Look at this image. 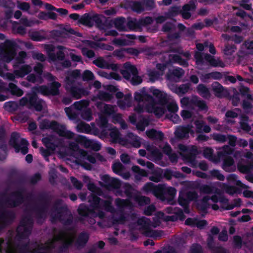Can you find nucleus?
I'll use <instances>...</instances> for the list:
<instances>
[{
	"label": "nucleus",
	"instance_id": "1a4fd4ad",
	"mask_svg": "<svg viewBox=\"0 0 253 253\" xmlns=\"http://www.w3.org/2000/svg\"><path fill=\"white\" fill-rule=\"evenodd\" d=\"M16 218L15 212L9 210H4L0 213V232L12 224Z\"/></svg>",
	"mask_w": 253,
	"mask_h": 253
},
{
	"label": "nucleus",
	"instance_id": "f3484780",
	"mask_svg": "<svg viewBox=\"0 0 253 253\" xmlns=\"http://www.w3.org/2000/svg\"><path fill=\"white\" fill-rule=\"evenodd\" d=\"M212 88L215 96L218 98L227 97L229 95L228 90L217 82L212 83Z\"/></svg>",
	"mask_w": 253,
	"mask_h": 253
},
{
	"label": "nucleus",
	"instance_id": "4d7b16f0",
	"mask_svg": "<svg viewBox=\"0 0 253 253\" xmlns=\"http://www.w3.org/2000/svg\"><path fill=\"white\" fill-rule=\"evenodd\" d=\"M82 118L87 121H90L92 119V112L89 108H86L83 110L81 113Z\"/></svg>",
	"mask_w": 253,
	"mask_h": 253
},
{
	"label": "nucleus",
	"instance_id": "7ed1b4c3",
	"mask_svg": "<svg viewBox=\"0 0 253 253\" xmlns=\"http://www.w3.org/2000/svg\"><path fill=\"white\" fill-rule=\"evenodd\" d=\"M52 199L53 196L49 192L42 191L39 193L37 200L42 204L40 206L36 208L38 218L45 217Z\"/></svg>",
	"mask_w": 253,
	"mask_h": 253
},
{
	"label": "nucleus",
	"instance_id": "c03bdc74",
	"mask_svg": "<svg viewBox=\"0 0 253 253\" xmlns=\"http://www.w3.org/2000/svg\"><path fill=\"white\" fill-rule=\"evenodd\" d=\"M89 105V101L87 100L83 99L79 101L74 102L72 107L78 111L81 112L86 109Z\"/></svg>",
	"mask_w": 253,
	"mask_h": 253
},
{
	"label": "nucleus",
	"instance_id": "72a5a7b5",
	"mask_svg": "<svg viewBox=\"0 0 253 253\" xmlns=\"http://www.w3.org/2000/svg\"><path fill=\"white\" fill-rule=\"evenodd\" d=\"M79 22L83 25L91 27L93 26V15L85 13L80 18Z\"/></svg>",
	"mask_w": 253,
	"mask_h": 253
},
{
	"label": "nucleus",
	"instance_id": "5701e85b",
	"mask_svg": "<svg viewBox=\"0 0 253 253\" xmlns=\"http://www.w3.org/2000/svg\"><path fill=\"white\" fill-rule=\"evenodd\" d=\"M184 74V71L181 68L177 67L172 71L169 70L166 76L168 80L172 81L175 79V78L177 79L181 78Z\"/></svg>",
	"mask_w": 253,
	"mask_h": 253
},
{
	"label": "nucleus",
	"instance_id": "de8ad7c7",
	"mask_svg": "<svg viewBox=\"0 0 253 253\" xmlns=\"http://www.w3.org/2000/svg\"><path fill=\"white\" fill-rule=\"evenodd\" d=\"M165 187V185L163 184L155 185L153 194L157 197L164 198Z\"/></svg>",
	"mask_w": 253,
	"mask_h": 253
},
{
	"label": "nucleus",
	"instance_id": "bf43d9fd",
	"mask_svg": "<svg viewBox=\"0 0 253 253\" xmlns=\"http://www.w3.org/2000/svg\"><path fill=\"white\" fill-rule=\"evenodd\" d=\"M212 138L217 142L224 143L227 140V136L221 133H214L212 135Z\"/></svg>",
	"mask_w": 253,
	"mask_h": 253
},
{
	"label": "nucleus",
	"instance_id": "393cba45",
	"mask_svg": "<svg viewBox=\"0 0 253 253\" xmlns=\"http://www.w3.org/2000/svg\"><path fill=\"white\" fill-rule=\"evenodd\" d=\"M32 71V68L29 65H23L18 69L13 71L16 78H23Z\"/></svg>",
	"mask_w": 253,
	"mask_h": 253
},
{
	"label": "nucleus",
	"instance_id": "a211bd4d",
	"mask_svg": "<svg viewBox=\"0 0 253 253\" xmlns=\"http://www.w3.org/2000/svg\"><path fill=\"white\" fill-rule=\"evenodd\" d=\"M58 240L62 242V245L59 247V250L60 252H67L70 247H71L74 243V239L72 237L65 239V233H62L58 236Z\"/></svg>",
	"mask_w": 253,
	"mask_h": 253
},
{
	"label": "nucleus",
	"instance_id": "f03ea898",
	"mask_svg": "<svg viewBox=\"0 0 253 253\" xmlns=\"http://www.w3.org/2000/svg\"><path fill=\"white\" fill-rule=\"evenodd\" d=\"M8 177L9 183L18 187V189L15 191H20L21 194H23L26 192L24 186L27 184V178L24 173L17 169H12L9 171Z\"/></svg>",
	"mask_w": 253,
	"mask_h": 253
},
{
	"label": "nucleus",
	"instance_id": "37998d69",
	"mask_svg": "<svg viewBox=\"0 0 253 253\" xmlns=\"http://www.w3.org/2000/svg\"><path fill=\"white\" fill-rule=\"evenodd\" d=\"M163 170L161 169L154 170L152 171V175L149 176V180L155 182H159L163 179Z\"/></svg>",
	"mask_w": 253,
	"mask_h": 253
},
{
	"label": "nucleus",
	"instance_id": "423d86ee",
	"mask_svg": "<svg viewBox=\"0 0 253 253\" xmlns=\"http://www.w3.org/2000/svg\"><path fill=\"white\" fill-rule=\"evenodd\" d=\"M16 43L10 40H6L4 42V46L7 50L0 49V58L3 62H10L16 55V52L14 49Z\"/></svg>",
	"mask_w": 253,
	"mask_h": 253
},
{
	"label": "nucleus",
	"instance_id": "a18cd8bd",
	"mask_svg": "<svg viewBox=\"0 0 253 253\" xmlns=\"http://www.w3.org/2000/svg\"><path fill=\"white\" fill-rule=\"evenodd\" d=\"M42 142L45 147L52 151H54L57 145L53 142L52 139L49 137H44L42 139Z\"/></svg>",
	"mask_w": 253,
	"mask_h": 253
},
{
	"label": "nucleus",
	"instance_id": "58836bf2",
	"mask_svg": "<svg viewBox=\"0 0 253 253\" xmlns=\"http://www.w3.org/2000/svg\"><path fill=\"white\" fill-rule=\"evenodd\" d=\"M27 57V53L24 51H21L19 52L18 56L15 58V61L13 65V67L14 69L19 67L20 64H23L25 63V59Z\"/></svg>",
	"mask_w": 253,
	"mask_h": 253
},
{
	"label": "nucleus",
	"instance_id": "9d476101",
	"mask_svg": "<svg viewBox=\"0 0 253 253\" xmlns=\"http://www.w3.org/2000/svg\"><path fill=\"white\" fill-rule=\"evenodd\" d=\"M198 195L195 191L181 190L179 193L178 203L180 206H186L189 205L190 202L196 201Z\"/></svg>",
	"mask_w": 253,
	"mask_h": 253
},
{
	"label": "nucleus",
	"instance_id": "2f4dec72",
	"mask_svg": "<svg viewBox=\"0 0 253 253\" xmlns=\"http://www.w3.org/2000/svg\"><path fill=\"white\" fill-rule=\"evenodd\" d=\"M210 200V197L208 196L203 197L201 201L197 204V209L205 213H207L208 209L209 207L208 202Z\"/></svg>",
	"mask_w": 253,
	"mask_h": 253
},
{
	"label": "nucleus",
	"instance_id": "f8f14e48",
	"mask_svg": "<svg viewBox=\"0 0 253 253\" xmlns=\"http://www.w3.org/2000/svg\"><path fill=\"white\" fill-rule=\"evenodd\" d=\"M134 98L138 102L145 101L151 104L155 103L154 97L147 92L145 87H143L139 91L135 92Z\"/></svg>",
	"mask_w": 253,
	"mask_h": 253
},
{
	"label": "nucleus",
	"instance_id": "c756f323",
	"mask_svg": "<svg viewBox=\"0 0 253 253\" xmlns=\"http://www.w3.org/2000/svg\"><path fill=\"white\" fill-rule=\"evenodd\" d=\"M60 136L64 137L68 139H72L74 136V133L66 130V127L64 125H60L56 131Z\"/></svg>",
	"mask_w": 253,
	"mask_h": 253
},
{
	"label": "nucleus",
	"instance_id": "0eeeda50",
	"mask_svg": "<svg viewBox=\"0 0 253 253\" xmlns=\"http://www.w3.org/2000/svg\"><path fill=\"white\" fill-rule=\"evenodd\" d=\"M10 196L14 198L10 197L6 198L1 201L2 204H5L7 207L14 208L22 205L25 201V198L23 194H21L20 191H13L10 193Z\"/></svg>",
	"mask_w": 253,
	"mask_h": 253
},
{
	"label": "nucleus",
	"instance_id": "864d4df0",
	"mask_svg": "<svg viewBox=\"0 0 253 253\" xmlns=\"http://www.w3.org/2000/svg\"><path fill=\"white\" fill-rule=\"evenodd\" d=\"M171 65V62L169 57V59L167 61H165L163 63H157L156 64V67L159 71L161 72V74L163 75L166 69L169 66H170Z\"/></svg>",
	"mask_w": 253,
	"mask_h": 253
},
{
	"label": "nucleus",
	"instance_id": "412c9836",
	"mask_svg": "<svg viewBox=\"0 0 253 253\" xmlns=\"http://www.w3.org/2000/svg\"><path fill=\"white\" fill-rule=\"evenodd\" d=\"M150 91L157 98L159 104H165L168 102L166 94L164 93L159 89L156 88L154 86H152L150 88Z\"/></svg>",
	"mask_w": 253,
	"mask_h": 253
},
{
	"label": "nucleus",
	"instance_id": "79ce46f5",
	"mask_svg": "<svg viewBox=\"0 0 253 253\" xmlns=\"http://www.w3.org/2000/svg\"><path fill=\"white\" fill-rule=\"evenodd\" d=\"M60 124L55 121L49 122L47 120H44L42 124V128L51 129L56 132Z\"/></svg>",
	"mask_w": 253,
	"mask_h": 253
},
{
	"label": "nucleus",
	"instance_id": "a878e982",
	"mask_svg": "<svg viewBox=\"0 0 253 253\" xmlns=\"http://www.w3.org/2000/svg\"><path fill=\"white\" fill-rule=\"evenodd\" d=\"M89 234L86 232L80 233L76 241V245L78 247H84L88 241Z\"/></svg>",
	"mask_w": 253,
	"mask_h": 253
},
{
	"label": "nucleus",
	"instance_id": "c9c22d12",
	"mask_svg": "<svg viewBox=\"0 0 253 253\" xmlns=\"http://www.w3.org/2000/svg\"><path fill=\"white\" fill-rule=\"evenodd\" d=\"M198 154V150L195 147L192 148L185 154V158L189 163L194 164L196 161V156Z\"/></svg>",
	"mask_w": 253,
	"mask_h": 253
},
{
	"label": "nucleus",
	"instance_id": "5fc2aeb1",
	"mask_svg": "<svg viewBox=\"0 0 253 253\" xmlns=\"http://www.w3.org/2000/svg\"><path fill=\"white\" fill-rule=\"evenodd\" d=\"M97 98L100 100L109 101L113 98V96L109 92L102 91L97 94Z\"/></svg>",
	"mask_w": 253,
	"mask_h": 253
},
{
	"label": "nucleus",
	"instance_id": "6e6552de",
	"mask_svg": "<svg viewBox=\"0 0 253 253\" xmlns=\"http://www.w3.org/2000/svg\"><path fill=\"white\" fill-rule=\"evenodd\" d=\"M63 203L64 201L61 199H57L54 201L51 209L52 220L57 219L61 220L63 214L68 211L67 206L63 205Z\"/></svg>",
	"mask_w": 253,
	"mask_h": 253
},
{
	"label": "nucleus",
	"instance_id": "4be33fe9",
	"mask_svg": "<svg viewBox=\"0 0 253 253\" xmlns=\"http://www.w3.org/2000/svg\"><path fill=\"white\" fill-rule=\"evenodd\" d=\"M196 91L203 98L209 99L211 97L209 88L203 84H200L197 86Z\"/></svg>",
	"mask_w": 253,
	"mask_h": 253
},
{
	"label": "nucleus",
	"instance_id": "680f3d73",
	"mask_svg": "<svg viewBox=\"0 0 253 253\" xmlns=\"http://www.w3.org/2000/svg\"><path fill=\"white\" fill-rule=\"evenodd\" d=\"M112 170L114 173L119 175L121 174V172L124 169V166L119 162L115 163L113 164Z\"/></svg>",
	"mask_w": 253,
	"mask_h": 253
},
{
	"label": "nucleus",
	"instance_id": "f704fd0d",
	"mask_svg": "<svg viewBox=\"0 0 253 253\" xmlns=\"http://www.w3.org/2000/svg\"><path fill=\"white\" fill-rule=\"evenodd\" d=\"M181 9L179 6H172L169 7L168 11L164 14L169 19H172L173 17L177 16L180 13Z\"/></svg>",
	"mask_w": 253,
	"mask_h": 253
},
{
	"label": "nucleus",
	"instance_id": "2eb2a0df",
	"mask_svg": "<svg viewBox=\"0 0 253 253\" xmlns=\"http://www.w3.org/2000/svg\"><path fill=\"white\" fill-rule=\"evenodd\" d=\"M192 127L193 126L191 125L178 126L174 132L175 137L178 139L188 138L189 133H194V131L192 129Z\"/></svg>",
	"mask_w": 253,
	"mask_h": 253
},
{
	"label": "nucleus",
	"instance_id": "49530a36",
	"mask_svg": "<svg viewBox=\"0 0 253 253\" xmlns=\"http://www.w3.org/2000/svg\"><path fill=\"white\" fill-rule=\"evenodd\" d=\"M190 86L188 84H182L179 86L176 85L173 88V92L178 95L184 94L187 92Z\"/></svg>",
	"mask_w": 253,
	"mask_h": 253
},
{
	"label": "nucleus",
	"instance_id": "13d9d810",
	"mask_svg": "<svg viewBox=\"0 0 253 253\" xmlns=\"http://www.w3.org/2000/svg\"><path fill=\"white\" fill-rule=\"evenodd\" d=\"M194 57L195 59L196 65H203L204 64L205 58L203 53L199 51H196Z\"/></svg>",
	"mask_w": 253,
	"mask_h": 253
},
{
	"label": "nucleus",
	"instance_id": "4c0bfd02",
	"mask_svg": "<svg viewBox=\"0 0 253 253\" xmlns=\"http://www.w3.org/2000/svg\"><path fill=\"white\" fill-rule=\"evenodd\" d=\"M126 19L123 17L116 18L114 20L115 27L119 31H125L126 30Z\"/></svg>",
	"mask_w": 253,
	"mask_h": 253
},
{
	"label": "nucleus",
	"instance_id": "052dcab7",
	"mask_svg": "<svg viewBox=\"0 0 253 253\" xmlns=\"http://www.w3.org/2000/svg\"><path fill=\"white\" fill-rule=\"evenodd\" d=\"M237 168L238 170L242 173H248L252 169L251 165H244L242 164H238Z\"/></svg>",
	"mask_w": 253,
	"mask_h": 253
},
{
	"label": "nucleus",
	"instance_id": "09e8293b",
	"mask_svg": "<svg viewBox=\"0 0 253 253\" xmlns=\"http://www.w3.org/2000/svg\"><path fill=\"white\" fill-rule=\"evenodd\" d=\"M234 149L228 145H225L223 147L222 150L217 153V155L219 158H223L224 157H229V155L233 154Z\"/></svg>",
	"mask_w": 253,
	"mask_h": 253
},
{
	"label": "nucleus",
	"instance_id": "8fccbe9b",
	"mask_svg": "<svg viewBox=\"0 0 253 253\" xmlns=\"http://www.w3.org/2000/svg\"><path fill=\"white\" fill-rule=\"evenodd\" d=\"M29 36L31 40L36 42H41L45 39V37L42 35L39 31L29 32Z\"/></svg>",
	"mask_w": 253,
	"mask_h": 253
},
{
	"label": "nucleus",
	"instance_id": "c85d7f7f",
	"mask_svg": "<svg viewBox=\"0 0 253 253\" xmlns=\"http://www.w3.org/2000/svg\"><path fill=\"white\" fill-rule=\"evenodd\" d=\"M169 57L171 62V65L173 63H177L183 67H187L188 66V63L187 61L182 58L178 54H169Z\"/></svg>",
	"mask_w": 253,
	"mask_h": 253
},
{
	"label": "nucleus",
	"instance_id": "9b49d317",
	"mask_svg": "<svg viewBox=\"0 0 253 253\" xmlns=\"http://www.w3.org/2000/svg\"><path fill=\"white\" fill-rule=\"evenodd\" d=\"M88 202L90 203V206L94 209L95 211L100 209L101 206L106 209L112 207L110 202L101 199L94 194H91L88 196Z\"/></svg>",
	"mask_w": 253,
	"mask_h": 253
},
{
	"label": "nucleus",
	"instance_id": "774afa93",
	"mask_svg": "<svg viewBox=\"0 0 253 253\" xmlns=\"http://www.w3.org/2000/svg\"><path fill=\"white\" fill-rule=\"evenodd\" d=\"M94 78V75L92 72L89 70H85L82 75V79L84 81H89L93 80Z\"/></svg>",
	"mask_w": 253,
	"mask_h": 253
},
{
	"label": "nucleus",
	"instance_id": "0e129e2a",
	"mask_svg": "<svg viewBox=\"0 0 253 253\" xmlns=\"http://www.w3.org/2000/svg\"><path fill=\"white\" fill-rule=\"evenodd\" d=\"M112 142L116 143L120 138V133L117 129H112L109 134Z\"/></svg>",
	"mask_w": 253,
	"mask_h": 253
},
{
	"label": "nucleus",
	"instance_id": "b1692460",
	"mask_svg": "<svg viewBox=\"0 0 253 253\" xmlns=\"http://www.w3.org/2000/svg\"><path fill=\"white\" fill-rule=\"evenodd\" d=\"M205 60L207 61L209 64L212 67H224L225 64L221 60H216L213 56H212L208 53H206L204 55Z\"/></svg>",
	"mask_w": 253,
	"mask_h": 253
},
{
	"label": "nucleus",
	"instance_id": "ea45409f",
	"mask_svg": "<svg viewBox=\"0 0 253 253\" xmlns=\"http://www.w3.org/2000/svg\"><path fill=\"white\" fill-rule=\"evenodd\" d=\"M223 159L222 169L227 172L232 171L231 167L234 164V159L231 156L224 157Z\"/></svg>",
	"mask_w": 253,
	"mask_h": 253
},
{
	"label": "nucleus",
	"instance_id": "4468645a",
	"mask_svg": "<svg viewBox=\"0 0 253 253\" xmlns=\"http://www.w3.org/2000/svg\"><path fill=\"white\" fill-rule=\"evenodd\" d=\"M66 89L70 93L72 97L76 99L81 98L88 94V91L86 89L75 85H72L70 87H66Z\"/></svg>",
	"mask_w": 253,
	"mask_h": 253
},
{
	"label": "nucleus",
	"instance_id": "3c124183",
	"mask_svg": "<svg viewBox=\"0 0 253 253\" xmlns=\"http://www.w3.org/2000/svg\"><path fill=\"white\" fill-rule=\"evenodd\" d=\"M56 68L57 70H62L63 69L68 68L71 66V62L68 59L63 60L61 62L55 64Z\"/></svg>",
	"mask_w": 253,
	"mask_h": 253
},
{
	"label": "nucleus",
	"instance_id": "e2e57ef3",
	"mask_svg": "<svg viewBox=\"0 0 253 253\" xmlns=\"http://www.w3.org/2000/svg\"><path fill=\"white\" fill-rule=\"evenodd\" d=\"M131 169L134 172L138 174L141 176H147L148 175V172L147 170L141 169L138 166H133Z\"/></svg>",
	"mask_w": 253,
	"mask_h": 253
},
{
	"label": "nucleus",
	"instance_id": "7c9ffc66",
	"mask_svg": "<svg viewBox=\"0 0 253 253\" xmlns=\"http://www.w3.org/2000/svg\"><path fill=\"white\" fill-rule=\"evenodd\" d=\"M130 6L132 10L137 13H141L144 11L143 0H134L130 2Z\"/></svg>",
	"mask_w": 253,
	"mask_h": 253
},
{
	"label": "nucleus",
	"instance_id": "69168bd1",
	"mask_svg": "<svg viewBox=\"0 0 253 253\" xmlns=\"http://www.w3.org/2000/svg\"><path fill=\"white\" fill-rule=\"evenodd\" d=\"M18 253H32L29 242L18 246Z\"/></svg>",
	"mask_w": 253,
	"mask_h": 253
},
{
	"label": "nucleus",
	"instance_id": "338daca9",
	"mask_svg": "<svg viewBox=\"0 0 253 253\" xmlns=\"http://www.w3.org/2000/svg\"><path fill=\"white\" fill-rule=\"evenodd\" d=\"M137 225L141 226L142 229H144L149 226L150 223L148 219L145 217H142L138 219L136 222Z\"/></svg>",
	"mask_w": 253,
	"mask_h": 253
},
{
	"label": "nucleus",
	"instance_id": "39448f33",
	"mask_svg": "<svg viewBox=\"0 0 253 253\" xmlns=\"http://www.w3.org/2000/svg\"><path fill=\"white\" fill-rule=\"evenodd\" d=\"M19 138L20 135L19 133L17 132H12L9 141V144L15 149L16 153L20 151L23 155H25L28 152V146L29 143L26 139L22 138L19 144L18 143Z\"/></svg>",
	"mask_w": 253,
	"mask_h": 253
},
{
	"label": "nucleus",
	"instance_id": "603ef678",
	"mask_svg": "<svg viewBox=\"0 0 253 253\" xmlns=\"http://www.w3.org/2000/svg\"><path fill=\"white\" fill-rule=\"evenodd\" d=\"M78 131L89 134L91 132V127L90 126L85 123H81L77 125Z\"/></svg>",
	"mask_w": 253,
	"mask_h": 253
},
{
	"label": "nucleus",
	"instance_id": "6e6d98bb",
	"mask_svg": "<svg viewBox=\"0 0 253 253\" xmlns=\"http://www.w3.org/2000/svg\"><path fill=\"white\" fill-rule=\"evenodd\" d=\"M145 11H150L156 7L154 0H142Z\"/></svg>",
	"mask_w": 253,
	"mask_h": 253
},
{
	"label": "nucleus",
	"instance_id": "e433bc0d",
	"mask_svg": "<svg viewBox=\"0 0 253 253\" xmlns=\"http://www.w3.org/2000/svg\"><path fill=\"white\" fill-rule=\"evenodd\" d=\"M105 19V17L102 15L95 14L93 15V23L95 26L100 30L104 29L105 26L103 23L102 19Z\"/></svg>",
	"mask_w": 253,
	"mask_h": 253
},
{
	"label": "nucleus",
	"instance_id": "aec40b11",
	"mask_svg": "<svg viewBox=\"0 0 253 253\" xmlns=\"http://www.w3.org/2000/svg\"><path fill=\"white\" fill-rule=\"evenodd\" d=\"M192 105L198 108L200 111L207 112L208 111V106L205 101L201 99L197 95H194L192 97Z\"/></svg>",
	"mask_w": 253,
	"mask_h": 253
},
{
	"label": "nucleus",
	"instance_id": "6ab92c4d",
	"mask_svg": "<svg viewBox=\"0 0 253 253\" xmlns=\"http://www.w3.org/2000/svg\"><path fill=\"white\" fill-rule=\"evenodd\" d=\"M124 67V69L121 70V73L125 79L130 80L131 75H133L137 73V68L129 62L125 63Z\"/></svg>",
	"mask_w": 253,
	"mask_h": 253
},
{
	"label": "nucleus",
	"instance_id": "a19ab883",
	"mask_svg": "<svg viewBox=\"0 0 253 253\" xmlns=\"http://www.w3.org/2000/svg\"><path fill=\"white\" fill-rule=\"evenodd\" d=\"M7 90L9 91L11 94L18 97L22 96L24 93L23 91L21 89L12 83L8 84Z\"/></svg>",
	"mask_w": 253,
	"mask_h": 253
},
{
	"label": "nucleus",
	"instance_id": "20e7f679",
	"mask_svg": "<svg viewBox=\"0 0 253 253\" xmlns=\"http://www.w3.org/2000/svg\"><path fill=\"white\" fill-rule=\"evenodd\" d=\"M33 224V220L31 216H25L23 218L17 228L16 237L19 239L28 238L31 234Z\"/></svg>",
	"mask_w": 253,
	"mask_h": 253
},
{
	"label": "nucleus",
	"instance_id": "cd10ccee",
	"mask_svg": "<svg viewBox=\"0 0 253 253\" xmlns=\"http://www.w3.org/2000/svg\"><path fill=\"white\" fill-rule=\"evenodd\" d=\"M146 133L149 138L153 140L162 141L164 138V134L162 131L155 129L147 130Z\"/></svg>",
	"mask_w": 253,
	"mask_h": 253
},
{
	"label": "nucleus",
	"instance_id": "473e14b6",
	"mask_svg": "<svg viewBox=\"0 0 253 253\" xmlns=\"http://www.w3.org/2000/svg\"><path fill=\"white\" fill-rule=\"evenodd\" d=\"M59 50L57 51L56 53H52L49 55L50 58L52 61H63L65 59V53L63 51L64 47L61 45H59L57 47Z\"/></svg>",
	"mask_w": 253,
	"mask_h": 253
},
{
	"label": "nucleus",
	"instance_id": "bb28decb",
	"mask_svg": "<svg viewBox=\"0 0 253 253\" xmlns=\"http://www.w3.org/2000/svg\"><path fill=\"white\" fill-rule=\"evenodd\" d=\"M249 118L246 115H242L240 117V127L244 131L249 133L252 128L251 126L249 124Z\"/></svg>",
	"mask_w": 253,
	"mask_h": 253
},
{
	"label": "nucleus",
	"instance_id": "ddd939ff",
	"mask_svg": "<svg viewBox=\"0 0 253 253\" xmlns=\"http://www.w3.org/2000/svg\"><path fill=\"white\" fill-rule=\"evenodd\" d=\"M77 211L79 215L81 216L79 218V220L81 222L84 220L83 217H92V214L95 213L94 209L84 203L79 205Z\"/></svg>",
	"mask_w": 253,
	"mask_h": 253
},
{
	"label": "nucleus",
	"instance_id": "dca6fc26",
	"mask_svg": "<svg viewBox=\"0 0 253 253\" xmlns=\"http://www.w3.org/2000/svg\"><path fill=\"white\" fill-rule=\"evenodd\" d=\"M102 180L105 183L108 189H119L121 186V181L118 179L110 177L106 174L103 176Z\"/></svg>",
	"mask_w": 253,
	"mask_h": 253
},
{
	"label": "nucleus",
	"instance_id": "f257e3e1",
	"mask_svg": "<svg viewBox=\"0 0 253 253\" xmlns=\"http://www.w3.org/2000/svg\"><path fill=\"white\" fill-rule=\"evenodd\" d=\"M61 84L58 82L51 83L48 84L35 86L32 89L30 94V103L29 109H34L37 112H41L43 110L44 101L39 98L37 93L48 96H57L60 94L59 88Z\"/></svg>",
	"mask_w": 253,
	"mask_h": 253
}]
</instances>
